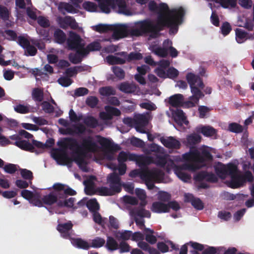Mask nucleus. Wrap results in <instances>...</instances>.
Returning <instances> with one entry per match:
<instances>
[{"mask_svg":"<svg viewBox=\"0 0 254 254\" xmlns=\"http://www.w3.org/2000/svg\"><path fill=\"white\" fill-rule=\"evenodd\" d=\"M160 175L161 172L159 170L143 168L141 179L144 181H157Z\"/></svg>","mask_w":254,"mask_h":254,"instance_id":"obj_17","label":"nucleus"},{"mask_svg":"<svg viewBox=\"0 0 254 254\" xmlns=\"http://www.w3.org/2000/svg\"><path fill=\"white\" fill-rule=\"evenodd\" d=\"M130 248V246L125 241H121L119 244L118 250L120 254L129 252Z\"/></svg>","mask_w":254,"mask_h":254,"instance_id":"obj_60","label":"nucleus"},{"mask_svg":"<svg viewBox=\"0 0 254 254\" xmlns=\"http://www.w3.org/2000/svg\"><path fill=\"white\" fill-rule=\"evenodd\" d=\"M133 156H134V154L130 153L129 152H126L124 151H121L119 153L117 158L119 164H125V162L127 160L132 161L130 158L132 157Z\"/></svg>","mask_w":254,"mask_h":254,"instance_id":"obj_38","label":"nucleus"},{"mask_svg":"<svg viewBox=\"0 0 254 254\" xmlns=\"http://www.w3.org/2000/svg\"><path fill=\"white\" fill-rule=\"evenodd\" d=\"M116 6L118 7V12L125 15L129 16L132 14L131 12L127 8L125 0H115Z\"/></svg>","mask_w":254,"mask_h":254,"instance_id":"obj_24","label":"nucleus"},{"mask_svg":"<svg viewBox=\"0 0 254 254\" xmlns=\"http://www.w3.org/2000/svg\"><path fill=\"white\" fill-rule=\"evenodd\" d=\"M42 109L46 113L51 114L54 112V107L48 102L44 101L41 104Z\"/></svg>","mask_w":254,"mask_h":254,"instance_id":"obj_64","label":"nucleus"},{"mask_svg":"<svg viewBox=\"0 0 254 254\" xmlns=\"http://www.w3.org/2000/svg\"><path fill=\"white\" fill-rule=\"evenodd\" d=\"M196 179L199 180L206 179L213 182L217 181V178L214 175L212 174H206L204 172L198 174L196 176Z\"/></svg>","mask_w":254,"mask_h":254,"instance_id":"obj_48","label":"nucleus"},{"mask_svg":"<svg viewBox=\"0 0 254 254\" xmlns=\"http://www.w3.org/2000/svg\"><path fill=\"white\" fill-rule=\"evenodd\" d=\"M105 240L104 239L97 237L91 241L90 247L94 248H99L103 246L105 247Z\"/></svg>","mask_w":254,"mask_h":254,"instance_id":"obj_45","label":"nucleus"},{"mask_svg":"<svg viewBox=\"0 0 254 254\" xmlns=\"http://www.w3.org/2000/svg\"><path fill=\"white\" fill-rule=\"evenodd\" d=\"M98 149V146L92 137L88 136L82 139L80 151H83L85 155L87 152L95 153Z\"/></svg>","mask_w":254,"mask_h":254,"instance_id":"obj_10","label":"nucleus"},{"mask_svg":"<svg viewBox=\"0 0 254 254\" xmlns=\"http://www.w3.org/2000/svg\"><path fill=\"white\" fill-rule=\"evenodd\" d=\"M97 194L101 196H111L113 193L110 189L106 187H101L96 189Z\"/></svg>","mask_w":254,"mask_h":254,"instance_id":"obj_50","label":"nucleus"},{"mask_svg":"<svg viewBox=\"0 0 254 254\" xmlns=\"http://www.w3.org/2000/svg\"><path fill=\"white\" fill-rule=\"evenodd\" d=\"M53 37L55 42L59 44H63L67 40L65 33L60 29L55 30Z\"/></svg>","mask_w":254,"mask_h":254,"instance_id":"obj_26","label":"nucleus"},{"mask_svg":"<svg viewBox=\"0 0 254 254\" xmlns=\"http://www.w3.org/2000/svg\"><path fill=\"white\" fill-rule=\"evenodd\" d=\"M105 247L110 252H114L118 250L119 244L117 241L112 237L108 236L106 242H105Z\"/></svg>","mask_w":254,"mask_h":254,"instance_id":"obj_27","label":"nucleus"},{"mask_svg":"<svg viewBox=\"0 0 254 254\" xmlns=\"http://www.w3.org/2000/svg\"><path fill=\"white\" fill-rule=\"evenodd\" d=\"M185 197L186 200L190 201L195 208L198 210L203 208V204L199 198H194L191 194H186Z\"/></svg>","mask_w":254,"mask_h":254,"instance_id":"obj_29","label":"nucleus"},{"mask_svg":"<svg viewBox=\"0 0 254 254\" xmlns=\"http://www.w3.org/2000/svg\"><path fill=\"white\" fill-rule=\"evenodd\" d=\"M160 140L165 147L168 148H175V138L174 137H170L168 138L162 137L160 138Z\"/></svg>","mask_w":254,"mask_h":254,"instance_id":"obj_47","label":"nucleus"},{"mask_svg":"<svg viewBox=\"0 0 254 254\" xmlns=\"http://www.w3.org/2000/svg\"><path fill=\"white\" fill-rule=\"evenodd\" d=\"M37 19L38 24L43 28H48L50 25L49 20L43 16H39Z\"/></svg>","mask_w":254,"mask_h":254,"instance_id":"obj_62","label":"nucleus"},{"mask_svg":"<svg viewBox=\"0 0 254 254\" xmlns=\"http://www.w3.org/2000/svg\"><path fill=\"white\" fill-rule=\"evenodd\" d=\"M153 157V162L152 163L155 164L158 166L164 167L167 163L168 155L163 152L161 154H156Z\"/></svg>","mask_w":254,"mask_h":254,"instance_id":"obj_25","label":"nucleus"},{"mask_svg":"<svg viewBox=\"0 0 254 254\" xmlns=\"http://www.w3.org/2000/svg\"><path fill=\"white\" fill-rule=\"evenodd\" d=\"M106 61L110 65L123 64L126 63L125 58H121L113 55H109L107 56Z\"/></svg>","mask_w":254,"mask_h":254,"instance_id":"obj_34","label":"nucleus"},{"mask_svg":"<svg viewBox=\"0 0 254 254\" xmlns=\"http://www.w3.org/2000/svg\"><path fill=\"white\" fill-rule=\"evenodd\" d=\"M82 6L85 10L89 12H95L97 9L96 4L89 1L83 2Z\"/></svg>","mask_w":254,"mask_h":254,"instance_id":"obj_51","label":"nucleus"},{"mask_svg":"<svg viewBox=\"0 0 254 254\" xmlns=\"http://www.w3.org/2000/svg\"><path fill=\"white\" fill-rule=\"evenodd\" d=\"M71 244L78 249L87 250L90 248L88 243L81 238H71Z\"/></svg>","mask_w":254,"mask_h":254,"instance_id":"obj_28","label":"nucleus"},{"mask_svg":"<svg viewBox=\"0 0 254 254\" xmlns=\"http://www.w3.org/2000/svg\"><path fill=\"white\" fill-rule=\"evenodd\" d=\"M86 105L91 108H94L96 107L99 102V100L96 96H89L86 100Z\"/></svg>","mask_w":254,"mask_h":254,"instance_id":"obj_56","label":"nucleus"},{"mask_svg":"<svg viewBox=\"0 0 254 254\" xmlns=\"http://www.w3.org/2000/svg\"><path fill=\"white\" fill-rule=\"evenodd\" d=\"M101 49V46L100 43L97 41H94L89 44L86 48L83 47L82 50L86 56L90 52L100 51Z\"/></svg>","mask_w":254,"mask_h":254,"instance_id":"obj_32","label":"nucleus"},{"mask_svg":"<svg viewBox=\"0 0 254 254\" xmlns=\"http://www.w3.org/2000/svg\"><path fill=\"white\" fill-rule=\"evenodd\" d=\"M215 168L216 174L222 179H226L228 176L230 177V179L225 181V183L233 189L239 188L247 181L251 182L254 179L251 172L247 171L242 174L238 171L237 166L232 164L224 165L218 163Z\"/></svg>","mask_w":254,"mask_h":254,"instance_id":"obj_1","label":"nucleus"},{"mask_svg":"<svg viewBox=\"0 0 254 254\" xmlns=\"http://www.w3.org/2000/svg\"><path fill=\"white\" fill-rule=\"evenodd\" d=\"M75 51V53H71L69 55L68 58L71 63L78 64L81 62L83 58L86 56V55L82 49Z\"/></svg>","mask_w":254,"mask_h":254,"instance_id":"obj_23","label":"nucleus"},{"mask_svg":"<svg viewBox=\"0 0 254 254\" xmlns=\"http://www.w3.org/2000/svg\"><path fill=\"white\" fill-rule=\"evenodd\" d=\"M165 27L171 28V25L165 23L159 24L158 20H157L156 24H154L152 20L147 19L137 22L135 28L130 30V34L132 36L138 37L149 33L151 38H156L159 36V32Z\"/></svg>","mask_w":254,"mask_h":254,"instance_id":"obj_2","label":"nucleus"},{"mask_svg":"<svg viewBox=\"0 0 254 254\" xmlns=\"http://www.w3.org/2000/svg\"><path fill=\"white\" fill-rule=\"evenodd\" d=\"M171 208L175 210V201H171L167 203L155 201L152 203L150 209L153 212L163 213L168 212Z\"/></svg>","mask_w":254,"mask_h":254,"instance_id":"obj_9","label":"nucleus"},{"mask_svg":"<svg viewBox=\"0 0 254 254\" xmlns=\"http://www.w3.org/2000/svg\"><path fill=\"white\" fill-rule=\"evenodd\" d=\"M99 92L101 95L104 96H109L116 94V91L112 86L102 87L100 88Z\"/></svg>","mask_w":254,"mask_h":254,"instance_id":"obj_44","label":"nucleus"},{"mask_svg":"<svg viewBox=\"0 0 254 254\" xmlns=\"http://www.w3.org/2000/svg\"><path fill=\"white\" fill-rule=\"evenodd\" d=\"M236 39L238 43H241L247 39V33L240 29L236 30Z\"/></svg>","mask_w":254,"mask_h":254,"instance_id":"obj_49","label":"nucleus"},{"mask_svg":"<svg viewBox=\"0 0 254 254\" xmlns=\"http://www.w3.org/2000/svg\"><path fill=\"white\" fill-rule=\"evenodd\" d=\"M84 123L87 127L91 128H95L98 125V120L93 116H88L83 121Z\"/></svg>","mask_w":254,"mask_h":254,"instance_id":"obj_42","label":"nucleus"},{"mask_svg":"<svg viewBox=\"0 0 254 254\" xmlns=\"http://www.w3.org/2000/svg\"><path fill=\"white\" fill-rule=\"evenodd\" d=\"M197 132H201L206 136H212L216 134V131L212 127L209 126H199L196 127Z\"/></svg>","mask_w":254,"mask_h":254,"instance_id":"obj_31","label":"nucleus"},{"mask_svg":"<svg viewBox=\"0 0 254 254\" xmlns=\"http://www.w3.org/2000/svg\"><path fill=\"white\" fill-rule=\"evenodd\" d=\"M72 224L70 222L59 224L57 226V230L59 232H68L72 229Z\"/></svg>","mask_w":254,"mask_h":254,"instance_id":"obj_53","label":"nucleus"},{"mask_svg":"<svg viewBox=\"0 0 254 254\" xmlns=\"http://www.w3.org/2000/svg\"><path fill=\"white\" fill-rule=\"evenodd\" d=\"M184 14L185 11L183 8L179 7L176 9V26L182 23Z\"/></svg>","mask_w":254,"mask_h":254,"instance_id":"obj_52","label":"nucleus"},{"mask_svg":"<svg viewBox=\"0 0 254 254\" xmlns=\"http://www.w3.org/2000/svg\"><path fill=\"white\" fill-rule=\"evenodd\" d=\"M93 180H96V177L94 176H91L90 178L84 182L85 192L87 195H93L97 194L96 189L94 188V183Z\"/></svg>","mask_w":254,"mask_h":254,"instance_id":"obj_22","label":"nucleus"},{"mask_svg":"<svg viewBox=\"0 0 254 254\" xmlns=\"http://www.w3.org/2000/svg\"><path fill=\"white\" fill-rule=\"evenodd\" d=\"M197 92L194 93L191 92V96L189 100L184 102L183 96L181 94H176V106H181L184 108H190L197 105L199 100L203 96V94L201 92V89L197 90Z\"/></svg>","mask_w":254,"mask_h":254,"instance_id":"obj_6","label":"nucleus"},{"mask_svg":"<svg viewBox=\"0 0 254 254\" xmlns=\"http://www.w3.org/2000/svg\"><path fill=\"white\" fill-rule=\"evenodd\" d=\"M228 130L231 132L239 133L242 131L243 127L237 123H233L229 124Z\"/></svg>","mask_w":254,"mask_h":254,"instance_id":"obj_61","label":"nucleus"},{"mask_svg":"<svg viewBox=\"0 0 254 254\" xmlns=\"http://www.w3.org/2000/svg\"><path fill=\"white\" fill-rule=\"evenodd\" d=\"M52 156L60 165H65L69 160L66 151L63 148L53 149Z\"/></svg>","mask_w":254,"mask_h":254,"instance_id":"obj_14","label":"nucleus"},{"mask_svg":"<svg viewBox=\"0 0 254 254\" xmlns=\"http://www.w3.org/2000/svg\"><path fill=\"white\" fill-rule=\"evenodd\" d=\"M119 89L125 93H132L135 92L136 87L134 84L125 82L120 84Z\"/></svg>","mask_w":254,"mask_h":254,"instance_id":"obj_30","label":"nucleus"},{"mask_svg":"<svg viewBox=\"0 0 254 254\" xmlns=\"http://www.w3.org/2000/svg\"><path fill=\"white\" fill-rule=\"evenodd\" d=\"M168 103L170 105L169 110L166 111V114L171 118L169 122L175 127V95H172L169 99Z\"/></svg>","mask_w":254,"mask_h":254,"instance_id":"obj_21","label":"nucleus"},{"mask_svg":"<svg viewBox=\"0 0 254 254\" xmlns=\"http://www.w3.org/2000/svg\"><path fill=\"white\" fill-rule=\"evenodd\" d=\"M99 7L102 12L109 13L111 8H116L115 0H100Z\"/></svg>","mask_w":254,"mask_h":254,"instance_id":"obj_19","label":"nucleus"},{"mask_svg":"<svg viewBox=\"0 0 254 254\" xmlns=\"http://www.w3.org/2000/svg\"><path fill=\"white\" fill-rule=\"evenodd\" d=\"M58 8L63 14H65L63 11L65 10L68 13H74L76 12V9L71 4L65 2H61L59 3Z\"/></svg>","mask_w":254,"mask_h":254,"instance_id":"obj_35","label":"nucleus"},{"mask_svg":"<svg viewBox=\"0 0 254 254\" xmlns=\"http://www.w3.org/2000/svg\"><path fill=\"white\" fill-rule=\"evenodd\" d=\"M126 35L127 32L125 28L123 27H119L114 31L112 37L116 40H119L126 37Z\"/></svg>","mask_w":254,"mask_h":254,"instance_id":"obj_41","label":"nucleus"},{"mask_svg":"<svg viewBox=\"0 0 254 254\" xmlns=\"http://www.w3.org/2000/svg\"><path fill=\"white\" fill-rule=\"evenodd\" d=\"M134 125H140L142 126H146L148 123V120L145 115L138 114L136 115L133 119Z\"/></svg>","mask_w":254,"mask_h":254,"instance_id":"obj_40","label":"nucleus"},{"mask_svg":"<svg viewBox=\"0 0 254 254\" xmlns=\"http://www.w3.org/2000/svg\"><path fill=\"white\" fill-rule=\"evenodd\" d=\"M197 149H192L187 154L184 155L187 163L184 165V168L190 170H195L204 166V161L211 159L209 153L210 149L207 147Z\"/></svg>","mask_w":254,"mask_h":254,"instance_id":"obj_3","label":"nucleus"},{"mask_svg":"<svg viewBox=\"0 0 254 254\" xmlns=\"http://www.w3.org/2000/svg\"><path fill=\"white\" fill-rule=\"evenodd\" d=\"M97 137L99 139L98 142L105 149L108 150L110 152L113 154L114 152H117L121 150V147L117 144H115L111 140L102 137L100 135H97ZM108 158L110 160L113 159V154L108 155Z\"/></svg>","mask_w":254,"mask_h":254,"instance_id":"obj_8","label":"nucleus"},{"mask_svg":"<svg viewBox=\"0 0 254 254\" xmlns=\"http://www.w3.org/2000/svg\"><path fill=\"white\" fill-rule=\"evenodd\" d=\"M24 49L25 55L26 56H34L36 55L37 53V49L34 46L31 45L30 44Z\"/></svg>","mask_w":254,"mask_h":254,"instance_id":"obj_63","label":"nucleus"},{"mask_svg":"<svg viewBox=\"0 0 254 254\" xmlns=\"http://www.w3.org/2000/svg\"><path fill=\"white\" fill-rule=\"evenodd\" d=\"M176 122L179 126L183 125L187 126L188 125L189 122L182 110H176Z\"/></svg>","mask_w":254,"mask_h":254,"instance_id":"obj_33","label":"nucleus"},{"mask_svg":"<svg viewBox=\"0 0 254 254\" xmlns=\"http://www.w3.org/2000/svg\"><path fill=\"white\" fill-rule=\"evenodd\" d=\"M186 78L190 85L191 92L196 93L197 92V90L203 88L204 85L202 81L198 76L192 73H189L187 74Z\"/></svg>","mask_w":254,"mask_h":254,"instance_id":"obj_12","label":"nucleus"},{"mask_svg":"<svg viewBox=\"0 0 254 254\" xmlns=\"http://www.w3.org/2000/svg\"><path fill=\"white\" fill-rule=\"evenodd\" d=\"M106 112H102L100 113V117L103 120H111L113 116H119L121 114L120 110L116 108L106 106L105 107Z\"/></svg>","mask_w":254,"mask_h":254,"instance_id":"obj_16","label":"nucleus"},{"mask_svg":"<svg viewBox=\"0 0 254 254\" xmlns=\"http://www.w3.org/2000/svg\"><path fill=\"white\" fill-rule=\"evenodd\" d=\"M81 37L76 33L70 31L69 36L66 40V44L68 49L70 50H79L83 49L85 44L83 42Z\"/></svg>","mask_w":254,"mask_h":254,"instance_id":"obj_7","label":"nucleus"},{"mask_svg":"<svg viewBox=\"0 0 254 254\" xmlns=\"http://www.w3.org/2000/svg\"><path fill=\"white\" fill-rule=\"evenodd\" d=\"M150 11L158 13L157 20L159 24L165 23L171 25L170 32H175V8L169 10L166 3H161L159 5L154 1H151L148 4Z\"/></svg>","mask_w":254,"mask_h":254,"instance_id":"obj_4","label":"nucleus"},{"mask_svg":"<svg viewBox=\"0 0 254 254\" xmlns=\"http://www.w3.org/2000/svg\"><path fill=\"white\" fill-rule=\"evenodd\" d=\"M60 148H63L66 151L67 149L72 151L74 154L73 155V161L81 168L82 165H85V153L80 151V146L79 145L77 140L72 137H65L57 143Z\"/></svg>","mask_w":254,"mask_h":254,"instance_id":"obj_5","label":"nucleus"},{"mask_svg":"<svg viewBox=\"0 0 254 254\" xmlns=\"http://www.w3.org/2000/svg\"><path fill=\"white\" fill-rule=\"evenodd\" d=\"M125 58L126 63H129L133 61H139L143 58L142 54L140 53L132 52L129 54L126 52H121L116 54Z\"/></svg>","mask_w":254,"mask_h":254,"instance_id":"obj_18","label":"nucleus"},{"mask_svg":"<svg viewBox=\"0 0 254 254\" xmlns=\"http://www.w3.org/2000/svg\"><path fill=\"white\" fill-rule=\"evenodd\" d=\"M74 201L75 198L73 197H70L67 199H65L64 200H60V199H59V200L58 202V206L60 207H72L73 206Z\"/></svg>","mask_w":254,"mask_h":254,"instance_id":"obj_46","label":"nucleus"},{"mask_svg":"<svg viewBox=\"0 0 254 254\" xmlns=\"http://www.w3.org/2000/svg\"><path fill=\"white\" fill-rule=\"evenodd\" d=\"M93 29L96 32L102 33H106L111 29V26L106 24H100L93 27Z\"/></svg>","mask_w":254,"mask_h":254,"instance_id":"obj_55","label":"nucleus"},{"mask_svg":"<svg viewBox=\"0 0 254 254\" xmlns=\"http://www.w3.org/2000/svg\"><path fill=\"white\" fill-rule=\"evenodd\" d=\"M32 97L35 101L42 102L44 100L43 90L39 88H34L32 91Z\"/></svg>","mask_w":254,"mask_h":254,"instance_id":"obj_37","label":"nucleus"},{"mask_svg":"<svg viewBox=\"0 0 254 254\" xmlns=\"http://www.w3.org/2000/svg\"><path fill=\"white\" fill-rule=\"evenodd\" d=\"M157 199L161 201L166 203L171 202V195L167 192L163 191H159L157 194Z\"/></svg>","mask_w":254,"mask_h":254,"instance_id":"obj_43","label":"nucleus"},{"mask_svg":"<svg viewBox=\"0 0 254 254\" xmlns=\"http://www.w3.org/2000/svg\"><path fill=\"white\" fill-rule=\"evenodd\" d=\"M130 159L135 161L141 169L148 168L147 166L153 162V157L150 156L138 155L134 154V156H133Z\"/></svg>","mask_w":254,"mask_h":254,"instance_id":"obj_15","label":"nucleus"},{"mask_svg":"<svg viewBox=\"0 0 254 254\" xmlns=\"http://www.w3.org/2000/svg\"><path fill=\"white\" fill-rule=\"evenodd\" d=\"M57 22L60 27L64 29H66L68 27L73 30H76L78 27V23L75 19L70 16H65L64 17H59Z\"/></svg>","mask_w":254,"mask_h":254,"instance_id":"obj_13","label":"nucleus"},{"mask_svg":"<svg viewBox=\"0 0 254 254\" xmlns=\"http://www.w3.org/2000/svg\"><path fill=\"white\" fill-rule=\"evenodd\" d=\"M58 194H60L57 191H51L48 194L42 197V201L44 204L48 205H52L55 203L58 204V202L59 200H58L59 199Z\"/></svg>","mask_w":254,"mask_h":254,"instance_id":"obj_20","label":"nucleus"},{"mask_svg":"<svg viewBox=\"0 0 254 254\" xmlns=\"http://www.w3.org/2000/svg\"><path fill=\"white\" fill-rule=\"evenodd\" d=\"M131 213L132 214L141 218H150L151 216L150 211L143 208L135 207L132 210Z\"/></svg>","mask_w":254,"mask_h":254,"instance_id":"obj_36","label":"nucleus"},{"mask_svg":"<svg viewBox=\"0 0 254 254\" xmlns=\"http://www.w3.org/2000/svg\"><path fill=\"white\" fill-rule=\"evenodd\" d=\"M112 71L116 76L120 79H123L125 76V71L120 67L114 66L112 67Z\"/></svg>","mask_w":254,"mask_h":254,"instance_id":"obj_54","label":"nucleus"},{"mask_svg":"<svg viewBox=\"0 0 254 254\" xmlns=\"http://www.w3.org/2000/svg\"><path fill=\"white\" fill-rule=\"evenodd\" d=\"M17 167H19V166L17 165L8 163L5 165L3 168L6 173L10 174H13L17 171Z\"/></svg>","mask_w":254,"mask_h":254,"instance_id":"obj_58","label":"nucleus"},{"mask_svg":"<svg viewBox=\"0 0 254 254\" xmlns=\"http://www.w3.org/2000/svg\"><path fill=\"white\" fill-rule=\"evenodd\" d=\"M20 171L22 177L25 180H29L31 183V181L33 179L32 172L26 169H20Z\"/></svg>","mask_w":254,"mask_h":254,"instance_id":"obj_57","label":"nucleus"},{"mask_svg":"<svg viewBox=\"0 0 254 254\" xmlns=\"http://www.w3.org/2000/svg\"><path fill=\"white\" fill-rule=\"evenodd\" d=\"M86 205L89 211L92 213L96 212L99 210V204L95 198L91 199L87 201Z\"/></svg>","mask_w":254,"mask_h":254,"instance_id":"obj_39","label":"nucleus"},{"mask_svg":"<svg viewBox=\"0 0 254 254\" xmlns=\"http://www.w3.org/2000/svg\"><path fill=\"white\" fill-rule=\"evenodd\" d=\"M9 138L15 142L13 144L18 147L20 149L29 151L30 152H36V149L33 145L28 141L22 140L20 136L17 134H14L9 136Z\"/></svg>","mask_w":254,"mask_h":254,"instance_id":"obj_11","label":"nucleus"},{"mask_svg":"<svg viewBox=\"0 0 254 254\" xmlns=\"http://www.w3.org/2000/svg\"><path fill=\"white\" fill-rule=\"evenodd\" d=\"M168 49L163 47L155 48L153 50V52L160 57H166L168 54Z\"/></svg>","mask_w":254,"mask_h":254,"instance_id":"obj_59","label":"nucleus"}]
</instances>
